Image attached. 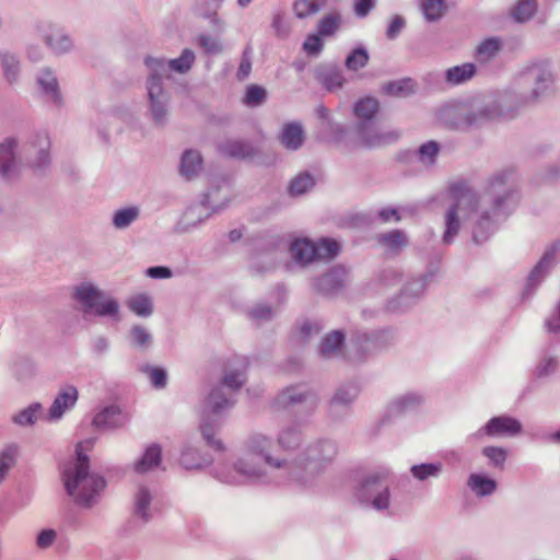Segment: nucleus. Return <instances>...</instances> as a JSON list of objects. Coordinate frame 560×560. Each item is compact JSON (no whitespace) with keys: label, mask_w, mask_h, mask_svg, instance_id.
Returning <instances> with one entry per match:
<instances>
[{"label":"nucleus","mask_w":560,"mask_h":560,"mask_svg":"<svg viewBox=\"0 0 560 560\" xmlns=\"http://www.w3.org/2000/svg\"><path fill=\"white\" fill-rule=\"evenodd\" d=\"M267 97V91L257 84H250L246 89L244 103L249 107L260 106Z\"/></svg>","instance_id":"54"},{"label":"nucleus","mask_w":560,"mask_h":560,"mask_svg":"<svg viewBox=\"0 0 560 560\" xmlns=\"http://www.w3.org/2000/svg\"><path fill=\"white\" fill-rule=\"evenodd\" d=\"M480 106L485 124H488L494 120L514 119L522 110L533 105L524 90L515 81L511 88L500 91L491 98L482 102Z\"/></svg>","instance_id":"4"},{"label":"nucleus","mask_w":560,"mask_h":560,"mask_svg":"<svg viewBox=\"0 0 560 560\" xmlns=\"http://www.w3.org/2000/svg\"><path fill=\"white\" fill-rule=\"evenodd\" d=\"M369 59L368 50L363 47H358L347 56L345 66L350 71H358L368 65Z\"/></svg>","instance_id":"49"},{"label":"nucleus","mask_w":560,"mask_h":560,"mask_svg":"<svg viewBox=\"0 0 560 560\" xmlns=\"http://www.w3.org/2000/svg\"><path fill=\"white\" fill-rule=\"evenodd\" d=\"M378 108L380 104L374 97H364L354 104L353 114L358 121H374Z\"/></svg>","instance_id":"34"},{"label":"nucleus","mask_w":560,"mask_h":560,"mask_svg":"<svg viewBox=\"0 0 560 560\" xmlns=\"http://www.w3.org/2000/svg\"><path fill=\"white\" fill-rule=\"evenodd\" d=\"M324 0H295L293 4V10L299 19H305L312 14L317 13Z\"/></svg>","instance_id":"51"},{"label":"nucleus","mask_w":560,"mask_h":560,"mask_svg":"<svg viewBox=\"0 0 560 560\" xmlns=\"http://www.w3.org/2000/svg\"><path fill=\"white\" fill-rule=\"evenodd\" d=\"M127 305L131 312L141 317H148L153 313L152 301L144 294L131 298Z\"/></svg>","instance_id":"47"},{"label":"nucleus","mask_w":560,"mask_h":560,"mask_svg":"<svg viewBox=\"0 0 560 560\" xmlns=\"http://www.w3.org/2000/svg\"><path fill=\"white\" fill-rule=\"evenodd\" d=\"M218 150L222 155L238 160L252 158L256 153L255 147L243 139H225L218 144Z\"/></svg>","instance_id":"25"},{"label":"nucleus","mask_w":560,"mask_h":560,"mask_svg":"<svg viewBox=\"0 0 560 560\" xmlns=\"http://www.w3.org/2000/svg\"><path fill=\"white\" fill-rule=\"evenodd\" d=\"M383 91L387 95L406 97L415 93V85L411 79L387 82L383 85Z\"/></svg>","instance_id":"39"},{"label":"nucleus","mask_w":560,"mask_h":560,"mask_svg":"<svg viewBox=\"0 0 560 560\" xmlns=\"http://www.w3.org/2000/svg\"><path fill=\"white\" fill-rule=\"evenodd\" d=\"M246 368L247 362L243 360L237 368L226 371L222 378L223 385L233 390H237L238 388H241L246 380Z\"/></svg>","instance_id":"38"},{"label":"nucleus","mask_w":560,"mask_h":560,"mask_svg":"<svg viewBox=\"0 0 560 560\" xmlns=\"http://www.w3.org/2000/svg\"><path fill=\"white\" fill-rule=\"evenodd\" d=\"M341 14L338 12L326 14L317 24V34L332 36L341 25Z\"/></svg>","instance_id":"45"},{"label":"nucleus","mask_w":560,"mask_h":560,"mask_svg":"<svg viewBox=\"0 0 560 560\" xmlns=\"http://www.w3.org/2000/svg\"><path fill=\"white\" fill-rule=\"evenodd\" d=\"M491 221L488 212H483L477 223V228L474 231V240L476 243H481L487 240L488 231L491 230Z\"/></svg>","instance_id":"62"},{"label":"nucleus","mask_w":560,"mask_h":560,"mask_svg":"<svg viewBox=\"0 0 560 560\" xmlns=\"http://www.w3.org/2000/svg\"><path fill=\"white\" fill-rule=\"evenodd\" d=\"M78 397V389L73 385L62 386L48 410L47 419L50 421L60 419L68 409L75 405Z\"/></svg>","instance_id":"21"},{"label":"nucleus","mask_w":560,"mask_h":560,"mask_svg":"<svg viewBox=\"0 0 560 560\" xmlns=\"http://www.w3.org/2000/svg\"><path fill=\"white\" fill-rule=\"evenodd\" d=\"M537 11L536 0H520L512 10V18L520 23L529 21Z\"/></svg>","instance_id":"44"},{"label":"nucleus","mask_w":560,"mask_h":560,"mask_svg":"<svg viewBox=\"0 0 560 560\" xmlns=\"http://www.w3.org/2000/svg\"><path fill=\"white\" fill-rule=\"evenodd\" d=\"M278 140L280 144L289 151H298L305 141V131L303 125L299 121L287 122L282 126Z\"/></svg>","instance_id":"22"},{"label":"nucleus","mask_w":560,"mask_h":560,"mask_svg":"<svg viewBox=\"0 0 560 560\" xmlns=\"http://www.w3.org/2000/svg\"><path fill=\"white\" fill-rule=\"evenodd\" d=\"M142 371L150 377L151 384L156 388H164L167 382L166 371L162 368L145 366Z\"/></svg>","instance_id":"57"},{"label":"nucleus","mask_w":560,"mask_h":560,"mask_svg":"<svg viewBox=\"0 0 560 560\" xmlns=\"http://www.w3.org/2000/svg\"><path fill=\"white\" fill-rule=\"evenodd\" d=\"M125 423V417L115 406L107 407L95 415L93 424L98 429H115Z\"/></svg>","instance_id":"30"},{"label":"nucleus","mask_w":560,"mask_h":560,"mask_svg":"<svg viewBox=\"0 0 560 560\" xmlns=\"http://www.w3.org/2000/svg\"><path fill=\"white\" fill-rule=\"evenodd\" d=\"M83 442L77 446V458L68 463L62 470V480L67 493L73 501L91 508L98 502L106 487L105 479L89 470V457L82 452Z\"/></svg>","instance_id":"3"},{"label":"nucleus","mask_w":560,"mask_h":560,"mask_svg":"<svg viewBox=\"0 0 560 560\" xmlns=\"http://www.w3.org/2000/svg\"><path fill=\"white\" fill-rule=\"evenodd\" d=\"M440 152V144L436 141H428L415 152L416 159L423 165H431Z\"/></svg>","instance_id":"46"},{"label":"nucleus","mask_w":560,"mask_h":560,"mask_svg":"<svg viewBox=\"0 0 560 560\" xmlns=\"http://www.w3.org/2000/svg\"><path fill=\"white\" fill-rule=\"evenodd\" d=\"M72 299L84 314L119 319L118 302L90 281L81 282L72 289Z\"/></svg>","instance_id":"7"},{"label":"nucleus","mask_w":560,"mask_h":560,"mask_svg":"<svg viewBox=\"0 0 560 560\" xmlns=\"http://www.w3.org/2000/svg\"><path fill=\"white\" fill-rule=\"evenodd\" d=\"M138 207H127L117 210L113 215V224L116 229H126L139 217Z\"/></svg>","instance_id":"48"},{"label":"nucleus","mask_w":560,"mask_h":560,"mask_svg":"<svg viewBox=\"0 0 560 560\" xmlns=\"http://www.w3.org/2000/svg\"><path fill=\"white\" fill-rule=\"evenodd\" d=\"M502 40L498 37H489L481 42L476 49V58L486 63L495 58L502 49Z\"/></svg>","instance_id":"35"},{"label":"nucleus","mask_w":560,"mask_h":560,"mask_svg":"<svg viewBox=\"0 0 560 560\" xmlns=\"http://www.w3.org/2000/svg\"><path fill=\"white\" fill-rule=\"evenodd\" d=\"M196 61V55L190 48L183 49L179 57L174 59H165L163 57L147 56L144 58V65L147 68H154V63L158 65L159 73L164 78L168 79V72H175L179 74H186L190 71Z\"/></svg>","instance_id":"14"},{"label":"nucleus","mask_w":560,"mask_h":560,"mask_svg":"<svg viewBox=\"0 0 560 560\" xmlns=\"http://www.w3.org/2000/svg\"><path fill=\"white\" fill-rule=\"evenodd\" d=\"M50 138L44 130L31 133L21 143L11 135L0 141V175L46 172L51 163Z\"/></svg>","instance_id":"1"},{"label":"nucleus","mask_w":560,"mask_h":560,"mask_svg":"<svg viewBox=\"0 0 560 560\" xmlns=\"http://www.w3.org/2000/svg\"><path fill=\"white\" fill-rule=\"evenodd\" d=\"M345 336L340 330L326 335L319 345V354L325 359L336 357L341 352Z\"/></svg>","instance_id":"32"},{"label":"nucleus","mask_w":560,"mask_h":560,"mask_svg":"<svg viewBox=\"0 0 560 560\" xmlns=\"http://www.w3.org/2000/svg\"><path fill=\"white\" fill-rule=\"evenodd\" d=\"M480 104L470 106L462 102H450L435 110L436 120L450 129H478L485 124Z\"/></svg>","instance_id":"8"},{"label":"nucleus","mask_w":560,"mask_h":560,"mask_svg":"<svg viewBox=\"0 0 560 560\" xmlns=\"http://www.w3.org/2000/svg\"><path fill=\"white\" fill-rule=\"evenodd\" d=\"M0 69L9 84H15L21 74V60L14 51L0 48Z\"/></svg>","instance_id":"26"},{"label":"nucleus","mask_w":560,"mask_h":560,"mask_svg":"<svg viewBox=\"0 0 560 560\" xmlns=\"http://www.w3.org/2000/svg\"><path fill=\"white\" fill-rule=\"evenodd\" d=\"M162 460V448L159 444L149 445L142 456L135 463L137 474H145L156 468Z\"/></svg>","instance_id":"29"},{"label":"nucleus","mask_w":560,"mask_h":560,"mask_svg":"<svg viewBox=\"0 0 560 560\" xmlns=\"http://www.w3.org/2000/svg\"><path fill=\"white\" fill-rule=\"evenodd\" d=\"M347 271L343 267H335L327 273L314 279L313 285L316 291L330 295L338 292L346 282Z\"/></svg>","instance_id":"20"},{"label":"nucleus","mask_w":560,"mask_h":560,"mask_svg":"<svg viewBox=\"0 0 560 560\" xmlns=\"http://www.w3.org/2000/svg\"><path fill=\"white\" fill-rule=\"evenodd\" d=\"M42 405L39 402L31 404L25 409L19 411L12 417V421L21 427L33 425L42 412Z\"/></svg>","instance_id":"41"},{"label":"nucleus","mask_w":560,"mask_h":560,"mask_svg":"<svg viewBox=\"0 0 560 560\" xmlns=\"http://www.w3.org/2000/svg\"><path fill=\"white\" fill-rule=\"evenodd\" d=\"M315 186L314 177H294L289 185V194L299 197Z\"/></svg>","instance_id":"55"},{"label":"nucleus","mask_w":560,"mask_h":560,"mask_svg":"<svg viewBox=\"0 0 560 560\" xmlns=\"http://www.w3.org/2000/svg\"><path fill=\"white\" fill-rule=\"evenodd\" d=\"M152 495L145 487H140L135 497V513L141 517L143 522L150 520L149 506L151 504Z\"/></svg>","instance_id":"40"},{"label":"nucleus","mask_w":560,"mask_h":560,"mask_svg":"<svg viewBox=\"0 0 560 560\" xmlns=\"http://www.w3.org/2000/svg\"><path fill=\"white\" fill-rule=\"evenodd\" d=\"M301 441L302 435L298 423L284 425L278 434V444L283 450H294Z\"/></svg>","instance_id":"33"},{"label":"nucleus","mask_w":560,"mask_h":560,"mask_svg":"<svg viewBox=\"0 0 560 560\" xmlns=\"http://www.w3.org/2000/svg\"><path fill=\"white\" fill-rule=\"evenodd\" d=\"M482 453L497 467H502L506 459V451L502 447L487 446Z\"/></svg>","instance_id":"64"},{"label":"nucleus","mask_w":560,"mask_h":560,"mask_svg":"<svg viewBox=\"0 0 560 560\" xmlns=\"http://www.w3.org/2000/svg\"><path fill=\"white\" fill-rule=\"evenodd\" d=\"M331 129L336 133L338 143L348 151L360 148H380L399 138V132L397 131H380L374 121H357L352 128V136H349L339 125L331 127Z\"/></svg>","instance_id":"5"},{"label":"nucleus","mask_w":560,"mask_h":560,"mask_svg":"<svg viewBox=\"0 0 560 560\" xmlns=\"http://www.w3.org/2000/svg\"><path fill=\"white\" fill-rule=\"evenodd\" d=\"M271 446L272 441L268 436L260 433L252 435L246 444L245 453L234 464L233 471L225 474L222 470L218 477L226 483H243L264 475L262 466L265 465L271 468L284 469L295 480L306 481L303 469L300 466L272 458L269 454Z\"/></svg>","instance_id":"2"},{"label":"nucleus","mask_w":560,"mask_h":560,"mask_svg":"<svg viewBox=\"0 0 560 560\" xmlns=\"http://www.w3.org/2000/svg\"><path fill=\"white\" fill-rule=\"evenodd\" d=\"M132 345L139 348H148L151 343V334L142 326H133L130 330Z\"/></svg>","instance_id":"59"},{"label":"nucleus","mask_w":560,"mask_h":560,"mask_svg":"<svg viewBox=\"0 0 560 560\" xmlns=\"http://www.w3.org/2000/svg\"><path fill=\"white\" fill-rule=\"evenodd\" d=\"M337 454V446L331 441H319L306 450L307 464L304 470L312 472L322 462H328Z\"/></svg>","instance_id":"19"},{"label":"nucleus","mask_w":560,"mask_h":560,"mask_svg":"<svg viewBox=\"0 0 560 560\" xmlns=\"http://www.w3.org/2000/svg\"><path fill=\"white\" fill-rule=\"evenodd\" d=\"M522 431V424L512 417H493L485 427V433L489 436H514Z\"/></svg>","instance_id":"23"},{"label":"nucleus","mask_w":560,"mask_h":560,"mask_svg":"<svg viewBox=\"0 0 560 560\" xmlns=\"http://www.w3.org/2000/svg\"><path fill=\"white\" fill-rule=\"evenodd\" d=\"M271 28L273 30L275 35L279 38H287L291 31L290 24L287 22L282 13H276L273 15Z\"/></svg>","instance_id":"63"},{"label":"nucleus","mask_w":560,"mask_h":560,"mask_svg":"<svg viewBox=\"0 0 560 560\" xmlns=\"http://www.w3.org/2000/svg\"><path fill=\"white\" fill-rule=\"evenodd\" d=\"M179 463L185 469H198L209 464L192 447H187L182 452Z\"/></svg>","instance_id":"50"},{"label":"nucleus","mask_w":560,"mask_h":560,"mask_svg":"<svg viewBox=\"0 0 560 560\" xmlns=\"http://www.w3.org/2000/svg\"><path fill=\"white\" fill-rule=\"evenodd\" d=\"M359 389L355 385H347L338 388L330 402V411L337 412L338 407L348 406L358 396Z\"/></svg>","instance_id":"37"},{"label":"nucleus","mask_w":560,"mask_h":560,"mask_svg":"<svg viewBox=\"0 0 560 560\" xmlns=\"http://www.w3.org/2000/svg\"><path fill=\"white\" fill-rule=\"evenodd\" d=\"M475 74L476 66L471 62H466L448 68L445 71V81L451 85H459L469 81Z\"/></svg>","instance_id":"31"},{"label":"nucleus","mask_w":560,"mask_h":560,"mask_svg":"<svg viewBox=\"0 0 560 560\" xmlns=\"http://www.w3.org/2000/svg\"><path fill=\"white\" fill-rule=\"evenodd\" d=\"M203 170L205 160L199 150L186 149L183 151L179 161L180 175H199Z\"/></svg>","instance_id":"28"},{"label":"nucleus","mask_w":560,"mask_h":560,"mask_svg":"<svg viewBox=\"0 0 560 560\" xmlns=\"http://www.w3.org/2000/svg\"><path fill=\"white\" fill-rule=\"evenodd\" d=\"M18 446L9 445L0 452V485L5 480L9 471L16 462Z\"/></svg>","instance_id":"43"},{"label":"nucleus","mask_w":560,"mask_h":560,"mask_svg":"<svg viewBox=\"0 0 560 560\" xmlns=\"http://www.w3.org/2000/svg\"><path fill=\"white\" fill-rule=\"evenodd\" d=\"M339 250V244L330 238H322L317 244L307 238H300L290 245L292 257L301 265H307L314 260L334 259Z\"/></svg>","instance_id":"11"},{"label":"nucleus","mask_w":560,"mask_h":560,"mask_svg":"<svg viewBox=\"0 0 560 560\" xmlns=\"http://www.w3.org/2000/svg\"><path fill=\"white\" fill-rule=\"evenodd\" d=\"M215 423L203 420L200 424V430L206 442L217 451L223 450V444L220 440L214 439Z\"/></svg>","instance_id":"58"},{"label":"nucleus","mask_w":560,"mask_h":560,"mask_svg":"<svg viewBox=\"0 0 560 560\" xmlns=\"http://www.w3.org/2000/svg\"><path fill=\"white\" fill-rule=\"evenodd\" d=\"M387 477L388 471L385 469L370 474L358 486L354 497L361 503H371L375 510H386L389 506V489L385 483Z\"/></svg>","instance_id":"12"},{"label":"nucleus","mask_w":560,"mask_h":560,"mask_svg":"<svg viewBox=\"0 0 560 560\" xmlns=\"http://www.w3.org/2000/svg\"><path fill=\"white\" fill-rule=\"evenodd\" d=\"M453 205L447 209L444 217L445 230L443 243L451 244L460 229L459 218H469L477 209V195L464 183L454 184L450 188Z\"/></svg>","instance_id":"6"},{"label":"nucleus","mask_w":560,"mask_h":560,"mask_svg":"<svg viewBox=\"0 0 560 560\" xmlns=\"http://www.w3.org/2000/svg\"><path fill=\"white\" fill-rule=\"evenodd\" d=\"M468 486L474 492H476L480 497L491 494L497 488V483L494 480L477 474L470 475Z\"/></svg>","instance_id":"42"},{"label":"nucleus","mask_w":560,"mask_h":560,"mask_svg":"<svg viewBox=\"0 0 560 560\" xmlns=\"http://www.w3.org/2000/svg\"><path fill=\"white\" fill-rule=\"evenodd\" d=\"M421 401H422L421 396L416 395V394H407V395L400 397L399 399H397L394 402L393 408L396 412H402V411L412 409L413 407L420 405Z\"/></svg>","instance_id":"61"},{"label":"nucleus","mask_w":560,"mask_h":560,"mask_svg":"<svg viewBox=\"0 0 560 560\" xmlns=\"http://www.w3.org/2000/svg\"><path fill=\"white\" fill-rule=\"evenodd\" d=\"M148 68L145 80L147 101L150 118L159 127L166 125L170 115L171 94L164 84V77L159 69Z\"/></svg>","instance_id":"9"},{"label":"nucleus","mask_w":560,"mask_h":560,"mask_svg":"<svg viewBox=\"0 0 560 560\" xmlns=\"http://www.w3.org/2000/svg\"><path fill=\"white\" fill-rule=\"evenodd\" d=\"M444 0H424L422 3L424 18L429 22L440 20L444 14Z\"/></svg>","instance_id":"53"},{"label":"nucleus","mask_w":560,"mask_h":560,"mask_svg":"<svg viewBox=\"0 0 560 560\" xmlns=\"http://www.w3.org/2000/svg\"><path fill=\"white\" fill-rule=\"evenodd\" d=\"M37 28L43 43L54 55L62 56L73 50L74 42L62 26L51 22H42Z\"/></svg>","instance_id":"13"},{"label":"nucleus","mask_w":560,"mask_h":560,"mask_svg":"<svg viewBox=\"0 0 560 560\" xmlns=\"http://www.w3.org/2000/svg\"><path fill=\"white\" fill-rule=\"evenodd\" d=\"M37 89L46 103L56 108L63 105V96L56 72L50 67L40 68L35 77Z\"/></svg>","instance_id":"16"},{"label":"nucleus","mask_w":560,"mask_h":560,"mask_svg":"<svg viewBox=\"0 0 560 560\" xmlns=\"http://www.w3.org/2000/svg\"><path fill=\"white\" fill-rule=\"evenodd\" d=\"M551 70L542 63H534L526 67L516 79L517 84L524 90L532 105L537 104L551 91L553 85Z\"/></svg>","instance_id":"10"},{"label":"nucleus","mask_w":560,"mask_h":560,"mask_svg":"<svg viewBox=\"0 0 560 560\" xmlns=\"http://www.w3.org/2000/svg\"><path fill=\"white\" fill-rule=\"evenodd\" d=\"M231 177H210L202 199L217 212L225 207L231 197Z\"/></svg>","instance_id":"17"},{"label":"nucleus","mask_w":560,"mask_h":560,"mask_svg":"<svg viewBox=\"0 0 560 560\" xmlns=\"http://www.w3.org/2000/svg\"><path fill=\"white\" fill-rule=\"evenodd\" d=\"M378 243L394 254H398L408 243L406 234L401 230H393L377 236Z\"/></svg>","instance_id":"36"},{"label":"nucleus","mask_w":560,"mask_h":560,"mask_svg":"<svg viewBox=\"0 0 560 560\" xmlns=\"http://www.w3.org/2000/svg\"><path fill=\"white\" fill-rule=\"evenodd\" d=\"M196 42L207 54L215 55L222 51V45L218 38L208 34H200Z\"/></svg>","instance_id":"60"},{"label":"nucleus","mask_w":560,"mask_h":560,"mask_svg":"<svg viewBox=\"0 0 560 560\" xmlns=\"http://www.w3.org/2000/svg\"><path fill=\"white\" fill-rule=\"evenodd\" d=\"M232 401L225 398L221 388H213L207 398V408L210 412L220 413L226 407L232 406Z\"/></svg>","instance_id":"52"},{"label":"nucleus","mask_w":560,"mask_h":560,"mask_svg":"<svg viewBox=\"0 0 560 560\" xmlns=\"http://www.w3.org/2000/svg\"><path fill=\"white\" fill-rule=\"evenodd\" d=\"M441 468L442 465L440 463L420 464L411 467V474L418 480H425L429 477L438 476Z\"/></svg>","instance_id":"56"},{"label":"nucleus","mask_w":560,"mask_h":560,"mask_svg":"<svg viewBox=\"0 0 560 560\" xmlns=\"http://www.w3.org/2000/svg\"><path fill=\"white\" fill-rule=\"evenodd\" d=\"M214 213L207 202L201 199L199 203L189 206L183 213L180 220L176 224V231L186 233L205 222L210 215Z\"/></svg>","instance_id":"18"},{"label":"nucleus","mask_w":560,"mask_h":560,"mask_svg":"<svg viewBox=\"0 0 560 560\" xmlns=\"http://www.w3.org/2000/svg\"><path fill=\"white\" fill-rule=\"evenodd\" d=\"M560 256V241H555L546 249L537 265L533 268L527 278L524 295H530L536 287L548 275L550 269L558 262Z\"/></svg>","instance_id":"15"},{"label":"nucleus","mask_w":560,"mask_h":560,"mask_svg":"<svg viewBox=\"0 0 560 560\" xmlns=\"http://www.w3.org/2000/svg\"><path fill=\"white\" fill-rule=\"evenodd\" d=\"M311 399L314 400V396L311 392L302 389L301 387H287L280 392L275 400L278 408L287 409L299 404H303Z\"/></svg>","instance_id":"27"},{"label":"nucleus","mask_w":560,"mask_h":560,"mask_svg":"<svg viewBox=\"0 0 560 560\" xmlns=\"http://www.w3.org/2000/svg\"><path fill=\"white\" fill-rule=\"evenodd\" d=\"M315 79L329 92L341 89L346 81L342 70L329 63L316 67Z\"/></svg>","instance_id":"24"}]
</instances>
